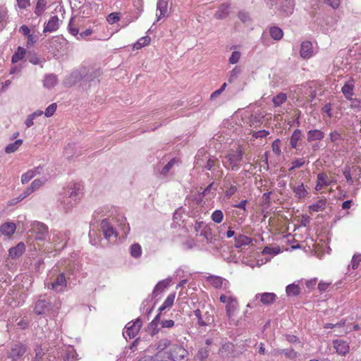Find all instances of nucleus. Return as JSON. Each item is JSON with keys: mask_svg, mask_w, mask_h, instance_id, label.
Masks as SVG:
<instances>
[{"mask_svg": "<svg viewBox=\"0 0 361 361\" xmlns=\"http://www.w3.org/2000/svg\"><path fill=\"white\" fill-rule=\"evenodd\" d=\"M28 350V346L21 341L11 343L7 350L5 361H30L29 357H23Z\"/></svg>", "mask_w": 361, "mask_h": 361, "instance_id": "1", "label": "nucleus"}, {"mask_svg": "<svg viewBox=\"0 0 361 361\" xmlns=\"http://www.w3.org/2000/svg\"><path fill=\"white\" fill-rule=\"evenodd\" d=\"M243 154L244 152L240 147L235 150H231L222 161L224 166L228 170L238 171L242 165Z\"/></svg>", "mask_w": 361, "mask_h": 361, "instance_id": "2", "label": "nucleus"}, {"mask_svg": "<svg viewBox=\"0 0 361 361\" xmlns=\"http://www.w3.org/2000/svg\"><path fill=\"white\" fill-rule=\"evenodd\" d=\"M278 297L274 293L264 292L257 293L254 298L250 300L247 307L250 308L257 307L258 306L269 307L274 304Z\"/></svg>", "mask_w": 361, "mask_h": 361, "instance_id": "3", "label": "nucleus"}, {"mask_svg": "<svg viewBox=\"0 0 361 361\" xmlns=\"http://www.w3.org/2000/svg\"><path fill=\"white\" fill-rule=\"evenodd\" d=\"M220 301L226 305L227 316H231L236 312L238 306L237 299L228 291L225 294H221L219 298Z\"/></svg>", "mask_w": 361, "mask_h": 361, "instance_id": "4", "label": "nucleus"}, {"mask_svg": "<svg viewBox=\"0 0 361 361\" xmlns=\"http://www.w3.org/2000/svg\"><path fill=\"white\" fill-rule=\"evenodd\" d=\"M85 74V66L79 67L73 71L63 80L66 87H72L80 81L82 82V75Z\"/></svg>", "mask_w": 361, "mask_h": 361, "instance_id": "5", "label": "nucleus"}, {"mask_svg": "<svg viewBox=\"0 0 361 361\" xmlns=\"http://www.w3.org/2000/svg\"><path fill=\"white\" fill-rule=\"evenodd\" d=\"M142 322L140 317H137V319L134 321H131L128 322L125 326V331L123 332V336L126 338L127 336L129 338H133L139 332Z\"/></svg>", "mask_w": 361, "mask_h": 361, "instance_id": "6", "label": "nucleus"}, {"mask_svg": "<svg viewBox=\"0 0 361 361\" xmlns=\"http://www.w3.org/2000/svg\"><path fill=\"white\" fill-rule=\"evenodd\" d=\"M101 228L105 239L109 242L116 240L118 234L107 219H104L102 221Z\"/></svg>", "mask_w": 361, "mask_h": 361, "instance_id": "7", "label": "nucleus"}, {"mask_svg": "<svg viewBox=\"0 0 361 361\" xmlns=\"http://www.w3.org/2000/svg\"><path fill=\"white\" fill-rule=\"evenodd\" d=\"M69 274H70L66 273L59 274L54 281L50 283V286H48V288H51L52 290L58 293L63 292L67 286V279H68V276L66 275Z\"/></svg>", "mask_w": 361, "mask_h": 361, "instance_id": "8", "label": "nucleus"}, {"mask_svg": "<svg viewBox=\"0 0 361 361\" xmlns=\"http://www.w3.org/2000/svg\"><path fill=\"white\" fill-rule=\"evenodd\" d=\"M202 169H206L208 171H212L214 177L212 178H220L222 176V171L220 170V164L217 158L214 157H210L208 158V162L206 163L205 166Z\"/></svg>", "mask_w": 361, "mask_h": 361, "instance_id": "9", "label": "nucleus"}, {"mask_svg": "<svg viewBox=\"0 0 361 361\" xmlns=\"http://www.w3.org/2000/svg\"><path fill=\"white\" fill-rule=\"evenodd\" d=\"M169 354L173 361H185L188 353L183 346L173 344Z\"/></svg>", "mask_w": 361, "mask_h": 361, "instance_id": "10", "label": "nucleus"}, {"mask_svg": "<svg viewBox=\"0 0 361 361\" xmlns=\"http://www.w3.org/2000/svg\"><path fill=\"white\" fill-rule=\"evenodd\" d=\"M206 280L216 289L227 290L230 286V283L228 280L219 276L209 275L207 277Z\"/></svg>", "mask_w": 361, "mask_h": 361, "instance_id": "11", "label": "nucleus"}, {"mask_svg": "<svg viewBox=\"0 0 361 361\" xmlns=\"http://www.w3.org/2000/svg\"><path fill=\"white\" fill-rule=\"evenodd\" d=\"M195 231L197 235L204 237L207 241H209L212 239V229L204 221H196L195 224Z\"/></svg>", "mask_w": 361, "mask_h": 361, "instance_id": "12", "label": "nucleus"}, {"mask_svg": "<svg viewBox=\"0 0 361 361\" xmlns=\"http://www.w3.org/2000/svg\"><path fill=\"white\" fill-rule=\"evenodd\" d=\"M295 8V0H281L279 5L280 14L288 17L293 14Z\"/></svg>", "mask_w": 361, "mask_h": 361, "instance_id": "13", "label": "nucleus"}, {"mask_svg": "<svg viewBox=\"0 0 361 361\" xmlns=\"http://www.w3.org/2000/svg\"><path fill=\"white\" fill-rule=\"evenodd\" d=\"M101 75L99 68L85 66V74L82 75V82H95Z\"/></svg>", "mask_w": 361, "mask_h": 361, "instance_id": "14", "label": "nucleus"}, {"mask_svg": "<svg viewBox=\"0 0 361 361\" xmlns=\"http://www.w3.org/2000/svg\"><path fill=\"white\" fill-rule=\"evenodd\" d=\"M51 310V305L49 302L47 301L45 299L39 298L35 303V314L39 315V314H45L51 313L53 314L54 312H50Z\"/></svg>", "mask_w": 361, "mask_h": 361, "instance_id": "15", "label": "nucleus"}, {"mask_svg": "<svg viewBox=\"0 0 361 361\" xmlns=\"http://www.w3.org/2000/svg\"><path fill=\"white\" fill-rule=\"evenodd\" d=\"M211 156L207 153L206 149L202 148L198 150L195 157L194 166L196 168H203L206 163L208 162V158Z\"/></svg>", "mask_w": 361, "mask_h": 361, "instance_id": "16", "label": "nucleus"}, {"mask_svg": "<svg viewBox=\"0 0 361 361\" xmlns=\"http://www.w3.org/2000/svg\"><path fill=\"white\" fill-rule=\"evenodd\" d=\"M32 230L36 234V238L44 240L48 234V227L42 222H35L33 224Z\"/></svg>", "mask_w": 361, "mask_h": 361, "instance_id": "17", "label": "nucleus"}, {"mask_svg": "<svg viewBox=\"0 0 361 361\" xmlns=\"http://www.w3.org/2000/svg\"><path fill=\"white\" fill-rule=\"evenodd\" d=\"M355 80L350 78L341 88V92L347 100L351 99L354 94Z\"/></svg>", "mask_w": 361, "mask_h": 361, "instance_id": "18", "label": "nucleus"}, {"mask_svg": "<svg viewBox=\"0 0 361 361\" xmlns=\"http://www.w3.org/2000/svg\"><path fill=\"white\" fill-rule=\"evenodd\" d=\"M325 134L319 129H312L307 132V141L313 142L314 141H321L324 138Z\"/></svg>", "mask_w": 361, "mask_h": 361, "instance_id": "19", "label": "nucleus"}, {"mask_svg": "<svg viewBox=\"0 0 361 361\" xmlns=\"http://www.w3.org/2000/svg\"><path fill=\"white\" fill-rule=\"evenodd\" d=\"M300 54L301 57L305 59H307L312 57L313 55L312 42L310 41L303 42L301 44Z\"/></svg>", "mask_w": 361, "mask_h": 361, "instance_id": "20", "label": "nucleus"}, {"mask_svg": "<svg viewBox=\"0 0 361 361\" xmlns=\"http://www.w3.org/2000/svg\"><path fill=\"white\" fill-rule=\"evenodd\" d=\"M231 6L230 3L221 4L215 12L214 18L219 20L226 18L229 14Z\"/></svg>", "mask_w": 361, "mask_h": 361, "instance_id": "21", "label": "nucleus"}, {"mask_svg": "<svg viewBox=\"0 0 361 361\" xmlns=\"http://www.w3.org/2000/svg\"><path fill=\"white\" fill-rule=\"evenodd\" d=\"M59 26V19L57 16H54L50 18L49 21L44 25L43 32H52L56 31Z\"/></svg>", "mask_w": 361, "mask_h": 361, "instance_id": "22", "label": "nucleus"}, {"mask_svg": "<svg viewBox=\"0 0 361 361\" xmlns=\"http://www.w3.org/2000/svg\"><path fill=\"white\" fill-rule=\"evenodd\" d=\"M333 343L334 348L338 354L345 355L349 352V346L346 341L336 339L334 341Z\"/></svg>", "mask_w": 361, "mask_h": 361, "instance_id": "23", "label": "nucleus"}, {"mask_svg": "<svg viewBox=\"0 0 361 361\" xmlns=\"http://www.w3.org/2000/svg\"><path fill=\"white\" fill-rule=\"evenodd\" d=\"M25 250V245L23 243H18L16 246L12 247L8 250L9 256L12 258H18L20 257Z\"/></svg>", "mask_w": 361, "mask_h": 361, "instance_id": "24", "label": "nucleus"}, {"mask_svg": "<svg viewBox=\"0 0 361 361\" xmlns=\"http://www.w3.org/2000/svg\"><path fill=\"white\" fill-rule=\"evenodd\" d=\"M157 16L158 20L164 18L168 12L167 0H159L157 4Z\"/></svg>", "mask_w": 361, "mask_h": 361, "instance_id": "25", "label": "nucleus"}, {"mask_svg": "<svg viewBox=\"0 0 361 361\" xmlns=\"http://www.w3.org/2000/svg\"><path fill=\"white\" fill-rule=\"evenodd\" d=\"M175 298H176V293H170L166 299L164 300V302H163V304L157 309V313L156 314V316H160V314H161V312L171 307L173 302H174V300H175Z\"/></svg>", "mask_w": 361, "mask_h": 361, "instance_id": "26", "label": "nucleus"}, {"mask_svg": "<svg viewBox=\"0 0 361 361\" xmlns=\"http://www.w3.org/2000/svg\"><path fill=\"white\" fill-rule=\"evenodd\" d=\"M234 240H235V247L236 248H240L243 246L248 245L252 241L251 238H250L245 235H243V234L236 235L234 238Z\"/></svg>", "mask_w": 361, "mask_h": 361, "instance_id": "27", "label": "nucleus"}, {"mask_svg": "<svg viewBox=\"0 0 361 361\" xmlns=\"http://www.w3.org/2000/svg\"><path fill=\"white\" fill-rule=\"evenodd\" d=\"M161 329L162 328L161 327L160 317H154V319L147 326V331L152 336H154L157 334Z\"/></svg>", "mask_w": 361, "mask_h": 361, "instance_id": "28", "label": "nucleus"}, {"mask_svg": "<svg viewBox=\"0 0 361 361\" xmlns=\"http://www.w3.org/2000/svg\"><path fill=\"white\" fill-rule=\"evenodd\" d=\"M70 235H71V233L69 231L58 232L54 235L53 240L59 244L60 243L64 242V244L62 245V247L63 248L66 245L68 240L70 239Z\"/></svg>", "mask_w": 361, "mask_h": 361, "instance_id": "29", "label": "nucleus"}, {"mask_svg": "<svg viewBox=\"0 0 361 361\" xmlns=\"http://www.w3.org/2000/svg\"><path fill=\"white\" fill-rule=\"evenodd\" d=\"M301 288L298 284L293 283L289 284L286 288V295L289 298L297 297L300 295Z\"/></svg>", "mask_w": 361, "mask_h": 361, "instance_id": "30", "label": "nucleus"}, {"mask_svg": "<svg viewBox=\"0 0 361 361\" xmlns=\"http://www.w3.org/2000/svg\"><path fill=\"white\" fill-rule=\"evenodd\" d=\"M290 187L292 188L295 197L298 198H304L308 194L302 183L298 185H293L292 183H290Z\"/></svg>", "mask_w": 361, "mask_h": 361, "instance_id": "31", "label": "nucleus"}, {"mask_svg": "<svg viewBox=\"0 0 361 361\" xmlns=\"http://www.w3.org/2000/svg\"><path fill=\"white\" fill-rule=\"evenodd\" d=\"M171 280L169 279H166L162 281H160L154 287L152 295L154 296H157L159 293H162L170 284Z\"/></svg>", "mask_w": 361, "mask_h": 361, "instance_id": "32", "label": "nucleus"}, {"mask_svg": "<svg viewBox=\"0 0 361 361\" xmlns=\"http://www.w3.org/2000/svg\"><path fill=\"white\" fill-rule=\"evenodd\" d=\"M154 304L152 300L145 301L142 302L140 311L143 316H149L154 310Z\"/></svg>", "mask_w": 361, "mask_h": 361, "instance_id": "33", "label": "nucleus"}, {"mask_svg": "<svg viewBox=\"0 0 361 361\" xmlns=\"http://www.w3.org/2000/svg\"><path fill=\"white\" fill-rule=\"evenodd\" d=\"M16 229V224L12 222H7L6 224H4L0 227V231L2 234L6 235H10L14 233Z\"/></svg>", "mask_w": 361, "mask_h": 361, "instance_id": "34", "label": "nucleus"}, {"mask_svg": "<svg viewBox=\"0 0 361 361\" xmlns=\"http://www.w3.org/2000/svg\"><path fill=\"white\" fill-rule=\"evenodd\" d=\"M57 76L54 74H48L44 76V87L51 89L57 84Z\"/></svg>", "mask_w": 361, "mask_h": 361, "instance_id": "35", "label": "nucleus"}, {"mask_svg": "<svg viewBox=\"0 0 361 361\" xmlns=\"http://www.w3.org/2000/svg\"><path fill=\"white\" fill-rule=\"evenodd\" d=\"M302 137V130L300 129H295L290 138V145L292 148L296 149L298 146V142L301 140Z\"/></svg>", "mask_w": 361, "mask_h": 361, "instance_id": "36", "label": "nucleus"}, {"mask_svg": "<svg viewBox=\"0 0 361 361\" xmlns=\"http://www.w3.org/2000/svg\"><path fill=\"white\" fill-rule=\"evenodd\" d=\"M25 49L22 47H18L16 51L13 54L11 57V62L16 63L18 61L23 60L25 56Z\"/></svg>", "mask_w": 361, "mask_h": 361, "instance_id": "37", "label": "nucleus"}, {"mask_svg": "<svg viewBox=\"0 0 361 361\" xmlns=\"http://www.w3.org/2000/svg\"><path fill=\"white\" fill-rule=\"evenodd\" d=\"M242 73V68L240 66H235L228 75V81L229 83H233L236 81L239 75Z\"/></svg>", "mask_w": 361, "mask_h": 361, "instance_id": "38", "label": "nucleus"}, {"mask_svg": "<svg viewBox=\"0 0 361 361\" xmlns=\"http://www.w3.org/2000/svg\"><path fill=\"white\" fill-rule=\"evenodd\" d=\"M326 200H319L315 203L309 206V209L311 212H317L323 211L326 208Z\"/></svg>", "mask_w": 361, "mask_h": 361, "instance_id": "39", "label": "nucleus"}, {"mask_svg": "<svg viewBox=\"0 0 361 361\" xmlns=\"http://www.w3.org/2000/svg\"><path fill=\"white\" fill-rule=\"evenodd\" d=\"M71 192H69V198L74 202H76L79 197L81 192V185L80 183H75L72 188H71Z\"/></svg>", "mask_w": 361, "mask_h": 361, "instance_id": "40", "label": "nucleus"}, {"mask_svg": "<svg viewBox=\"0 0 361 361\" xmlns=\"http://www.w3.org/2000/svg\"><path fill=\"white\" fill-rule=\"evenodd\" d=\"M130 253L132 257L135 259H138L141 257L142 250L140 244L133 243L130 247Z\"/></svg>", "mask_w": 361, "mask_h": 361, "instance_id": "41", "label": "nucleus"}, {"mask_svg": "<svg viewBox=\"0 0 361 361\" xmlns=\"http://www.w3.org/2000/svg\"><path fill=\"white\" fill-rule=\"evenodd\" d=\"M23 144V140H16L14 142L8 144L5 147V152L7 154L13 153L18 149V148Z\"/></svg>", "mask_w": 361, "mask_h": 361, "instance_id": "42", "label": "nucleus"}, {"mask_svg": "<svg viewBox=\"0 0 361 361\" xmlns=\"http://www.w3.org/2000/svg\"><path fill=\"white\" fill-rule=\"evenodd\" d=\"M47 179L46 178H37L34 180L30 185L28 187V191L30 192H35L37 189H39L42 185H43Z\"/></svg>", "mask_w": 361, "mask_h": 361, "instance_id": "43", "label": "nucleus"}, {"mask_svg": "<svg viewBox=\"0 0 361 361\" xmlns=\"http://www.w3.org/2000/svg\"><path fill=\"white\" fill-rule=\"evenodd\" d=\"M282 353H283L286 357L291 360H293L298 357V353L291 348L279 350L277 351V353H275V355Z\"/></svg>", "mask_w": 361, "mask_h": 361, "instance_id": "44", "label": "nucleus"}, {"mask_svg": "<svg viewBox=\"0 0 361 361\" xmlns=\"http://www.w3.org/2000/svg\"><path fill=\"white\" fill-rule=\"evenodd\" d=\"M271 37L275 40H279L283 37V33L279 27H271L269 30Z\"/></svg>", "mask_w": 361, "mask_h": 361, "instance_id": "45", "label": "nucleus"}, {"mask_svg": "<svg viewBox=\"0 0 361 361\" xmlns=\"http://www.w3.org/2000/svg\"><path fill=\"white\" fill-rule=\"evenodd\" d=\"M47 1L46 0H37V5L35 9V13L39 16H41L46 9Z\"/></svg>", "mask_w": 361, "mask_h": 361, "instance_id": "46", "label": "nucleus"}, {"mask_svg": "<svg viewBox=\"0 0 361 361\" xmlns=\"http://www.w3.org/2000/svg\"><path fill=\"white\" fill-rule=\"evenodd\" d=\"M287 99V95L285 93L281 92L276 96L274 97L272 102L275 106H279L284 103Z\"/></svg>", "mask_w": 361, "mask_h": 361, "instance_id": "47", "label": "nucleus"}, {"mask_svg": "<svg viewBox=\"0 0 361 361\" xmlns=\"http://www.w3.org/2000/svg\"><path fill=\"white\" fill-rule=\"evenodd\" d=\"M176 162V159H171L160 171L159 176L162 177H166L169 172L170 169L174 165Z\"/></svg>", "mask_w": 361, "mask_h": 361, "instance_id": "48", "label": "nucleus"}, {"mask_svg": "<svg viewBox=\"0 0 361 361\" xmlns=\"http://www.w3.org/2000/svg\"><path fill=\"white\" fill-rule=\"evenodd\" d=\"M212 220L216 224H220L224 219L223 212L220 209L214 210L211 215Z\"/></svg>", "mask_w": 361, "mask_h": 361, "instance_id": "49", "label": "nucleus"}, {"mask_svg": "<svg viewBox=\"0 0 361 361\" xmlns=\"http://www.w3.org/2000/svg\"><path fill=\"white\" fill-rule=\"evenodd\" d=\"M117 221L119 223V225L122 227V230L123 231L124 234H127L130 231L129 224L127 223L126 218L123 216H118Z\"/></svg>", "mask_w": 361, "mask_h": 361, "instance_id": "50", "label": "nucleus"}, {"mask_svg": "<svg viewBox=\"0 0 361 361\" xmlns=\"http://www.w3.org/2000/svg\"><path fill=\"white\" fill-rule=\"evenodd\" d=\"M317 180L319 183L323 184L326 187L329 185L331 183V180L329 179V176L325 173H320L317 175Z\"/></svg>", "mask_w": 361, "mask_h": 361, "instance_id": "51", "label": "nucleus"}, {"mask_svg": "<svg viewBox=\"0 0 361 361\" xmlns=\"http://www.w3.org/2000/svg\"><path fill=\"white\" fill-rule=\"evenodd\" d=\"M350 101V108L356 112L361 111V99L358 98H352Z\"/></svg>", "mask_w": 361, "mask_h": 361, "instance_id": "52", "label": "nucleus"}, {"mask_svg": "<svg viewBox=\"0 0 361 361\" xmlns=\"http://www.w3.org/2000/svg\"><path fill=\"white\" fill-rule=\"evenodd\" d=\"M329 138L331 142L336 145L338 144V141L342 140L341 133L337 130L331 131L329 133Z\"/></svg>", "mask_w": 361, "mask_h": 361, "instance_id": "53", "label": "nucleus"}, {"mask_svg": "<svg viewBox=\"0 0 361 361\" xmlns=\"http://www.w3.org/2000/svg\"><path fill=\"white\" fill-rule=\"evenodd\" d=\"M170 345H171L170 340H169L167 338L161 339L157 343V349L161 352Z\"/></svg>", "mask_w": 361, "mask_h": 361, "instance_id": "54", "label": "nucleus"}, {"mask_svg": "<svg viewBox=\"0 0 361 361\" xmlns=\"http://www.w3.org/2000/svg\"><path fill=\"white\" fill-rule=\"evenodd\" d=\"M361 263V254H355L351 260V264L348 267H351L353 269L358 268Z\"/></svg>", "mask_w": 361, "mask_h": 361, "instance_id": "55", "label": "nucleus"}, {"mask_svg": "<svg viewBox=\"0 0 361 361\" xmlns=\"http://www.w3.org/2000/svg\"><path fill=\"white\" fill-rule=\"evenodd\" d=\"M279 252H280V248L279 247L266 246L262 251V253L264 255H275L279 254Z\"/></svg>", "mask_w": 361, "mask_h": 361, "instance_id": "56", "label": "nucleus"}, {"mask_svg": "<svg viewBox=\"0 0 361 361\" xmlns=\"http://www.w3.org/2000/svg\"><path fill=\"white\" fill-rule=\"evenodd\" d=\"M39 39V37L34 33H30L27 37L26 46L27 47H32Z\"/></svg>", "mask_w": 361, "mask_h": 361, "instance_id": "57", "label": "nucleus"}, {"mask_svg": "<svg viewBox=\"0 0 361 361\" xmlns=\"http://www.w3.org/2000/svg\"><path fill=\"white\" fill-rule=\"evenodd\" d=\"M240 56L241 53L240 51H234L229 57L228 61L231 64H236L240 61Z\"/></svg>", "mask_w": 361, "mask_h": 361, "instance_id": "58", "label": "nucleus"}, {"mask_svg": "<svg viewBox=\"0 0 361 361\" xmlns=\"http://www.w3.org/2000/svg\"><path fill=\"white\" fill-rule=\"evenodd\" d=\"M281 142L279 139H276L271 145L272 150L274 153L276 155H280L281 153Z\"/></svg>", "mask_w": 361, "mask_h": 361, "instance_id": "59", "label": "nucleus"}, {"mask_svg": "<svg viewBox=\"0 0 361 361\" xmlns=\"http://www.w3.org/2000/svg\"><path fill=\"white\" fill-rule=\"evenodd\" d=\"M305 163L304 158H299L293 161L292 164V166L289 169V171H293L295 169L302 167Z\"/></svg>", "mask_w": 361, "mask_h": 361, "instance_id": "60", "label": "nucleus"}, {"mask_svg": "<svg viewBox=\"0 0 361 361\" xmlns=\"http://www.w3.org/2000/svg\"><path fill=\"white\" fill-rule=\"evenodd\" d=\"M56 108H57L56 104L52 103L46 109L45 111L44 112V115L47 117H51L55 113Z\"/></svg>", "mask_w": 361, "mask_h": 361, "instance_id": "61", "label": "nucleus"}, {"mask_svg": "<svg viewBox=\"0 0 361 361\" xmlns=\"http://www.w3.org/2000/svg\"><path fill=\"white\" fill-rule=\"evenodd\" d=\"M34 177L33 172L29 170L22 175L21 182L23 184L27 183Z\"/></svg>", "mask_w": 361, "mask_h": 361, "instance_id": "62", "label": "nucleus"}, {"mask_svg": "<svg viewBox=\"0 0 361 361\" xmlns=\"http://www.w3.org/2000/svg\"><path fill=\"white\" fill-rule=\"evenodd\" d=\"M35 355L33 359V361H43L42 357L44 355V352L41 348V346H37L35 349Z\"/></svg>", "mask_w": 361, "mask_h": 361, "instance_id": "63", "label": "nucleus"}, {"mask_svg": "<svg viewBox=\"0 0 361 361\" xmlns=\"http://www.w3.org/2000/svg\"><path fill=\"white\" fill-rule=\"evenodd\" d=\"M120 19L119 13H111L107 16V21L110 24H114L118 22Z\"/></svg>", "mask_w": 361, "mask_h": 361, "instance_id": "64", "label": "nucleus"}]
</instances>
